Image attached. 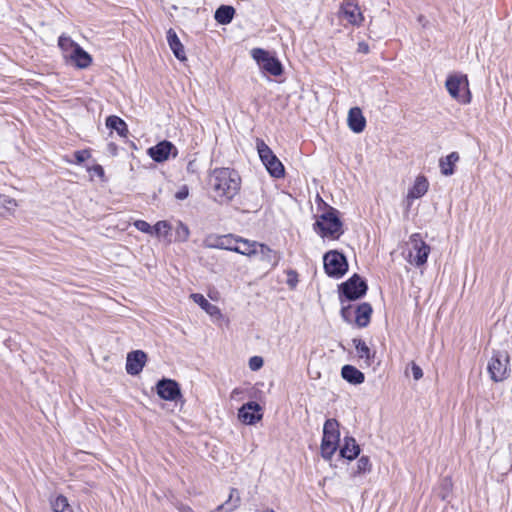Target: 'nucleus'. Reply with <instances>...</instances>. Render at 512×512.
<instances>
[{
  "label": "nucleus",
  "instance_id": "obj_36",
  "mask_svg": "<svg viewBox=\"0 0 512 512\" xmlns=\"http://www.w3.org/2000/svg\"><path fill=\"white\" fill-rule=\"evenodd\" d=\"M170 225L167 221H158L153 227H152V234H155L157 236L161 235H167L170 230Z\"/></svg>",
  "mask_w": 512,
  "mask_h": 512
},
{
  "label": "nucleus",
  "instance_id": "obj_22",
  "mask_svg": "<svg viewBox=\"0 0 512 512\" xmlns=\"http://www.w3.org/2000/svg\"><path fill=\"white\" fill-rule=\"evenodd\" d=\"M372 306L363 302L355 308V323L358 327L364 328L370 323L372 315Z\"/></svg>",
  "mask_w": 512,
  "mask_h": 512
},
{
  "label": "nucleus",
  "instance_id": "obj_4",
  "mask_svg": "<svg viewBox=\"0 0 512 512\" xmlns=\"http://www.w3.org/2000/svg\"><path fill=\"white\" fill-rule=\"evenodd\" d=\"M368 285L358 274H353L348 280L339 285V298L341 303L344 300L355 301L366 295Z\"/></svg>",
  "mask_w": 512,
  "mask_h": 512
},
{
  "label": "nucleus",
  "instance_id": "obj_37",
  "mask_svg": "<svg viewBox=\"0 0 512 512\" xmlns=\"http://www.w3.org/2000/svg\"><path fill=\"white\" fill-rule=\"evenodd\" d=\"M189 235H190V231H189L188 226L183 224L182 222H180L176 229L177 240H179L181 242H185L188 240Z\"/></svg>",
  "mask_w": 512,
  "mask_h": 512
},
{
  "label": "nucleus",
  "instance_id": "obj_42",
  "mask_svg": "<svg viewBox=\"0 0 512 512\" xmlns=\"http://www.w3.org/2000/svg\"><path fill=\"white\" fill-rule=\"evenodd\" d=\"M189 195V188L187 185H183L175 194V198L178 200H184Z\"/></svg>",
  "mask_w": 512,
  "mask_h": 512
},
{
  "label": "nucleus",
  "instance_id": "obj_12",
  "mask_svg": "<svg viewBox=\"0 0 512 512\" xmlns=\"http://www.w3.org/2000/svg\"><path fill=\"white\" fill-rule=\"evenodd\" d=\"M156 390L158 396L167 401H176L181 397L179 384L172 379L163 378L157 382Z\"/></svg>",
  "mask_w": 512,
  "mask_h": 512
},
{
  "label": "nucleus",
  "instance_id": "obj_45",
  "mask_svg": "<svg viewBox=\"0 0 512 512\" xmlns=\"http://www.w3.org/2000/svg\"><path fill=\"white\" fill-rule=\"evenodd\" d=\"M89 171H92L94 174L101 178L104 176V169L99 164L94 165L92 168L89 169Z\"/></svg>",
  "mask_w": 512,
  "mask_h": 512
},
{
  "label": "nucleus",
  "instance_id": "obj_39",
  "mask_svg": "<svg viewBox=\"0 0 512 512\" xmlns=\"http://www.w3.org/2000/svg\"><path fill=\"white\" fill-rule=\"evenodd\" d=\"M264 364L263 358L261 356H253L249 359V368L252 371H257L262 368Z\"/></svg>",
  "mask_w": 512,
  "mask_h": 512
},
{
  "label": "nucleus",
  "instance_id": "obj_47",
  "mask_svg": "<svg viewBox=\"0 0 512 512\" xmlns=\"http://www.w3.org/2000/svg\"><path fill=\"white\" fill-rule=\"evenodd\" d=\"M358 52L367 54L369 52V45L365 42H360L358 44Z\"/></svg>",
  "mask_w": 512,
  "mask_h": 512
},
{
  "label": "nucleus",
  "instance_id": "obj_6",
  "mask_svg": "<svg viewBox=\"0 0 512 512\" xmlns=\"http://www.w3.org/2000/svg\"><path fill=\"white\" fill-rule=\"evenodd\" d=\"M510 357L507 352L494 351L488 363L487 370L494 382H500L509 375Z\"/></svg>",
  "mask_w": 512,
  "mask_h": 512
},
{
  "label": "nucleus",
  "instance_id": "obj_41",
  "mask_svg": "<svg viewBox=\"0 0 512 512\" xmlns=\"http://www.w3.org/2000/svg\"><path fill=\"white\" fill-rule=\"evenodd\" d=\"M90 151L89 150H78L75 151L74 157L77 164H81L84 161H86L90 157Z\"/></svg>",
  "mask_w": 512,
  "mask_h": 512
},
{
  "label": "nucleus",
  "instance_id": "obj_44",
  "mask_svg": "<svg viewBox=\"0 0 512 512\" xmlns=\"http://www.w3.org/2000/svg\"><path fill=\"white\" fill-rule=\"evenodd\" d=\"M297 272L294 271V270H290L288 272V280H287V284L291 287V288H294L298 282V279H297Z\"/></svg>",
  "mask_w": 512,
  "mask_h": 512
},
{
  "label": "nucleus",
  "instance_id": "obj_31",
  "mask_svg": "<svg viewBox=\"0 0 512 512\" xmlns=\"http://www.w3.org/2000/svg\"><path fill=\"white\" fill-rule=\"evenodd\" d=\"M58 46L61 49L65 60L67 61L71 54H73L74 49H76L79 44L76 43L71 37L62 34L58 38Z\"/></svg>",
  "mask_w": 512,
  "mask_h": 512
},
{
  "label": "nucleus",
  "instance_id": "obj_7",
  "mask_svg": "<svg viewBox=\"0 0 512 512\" xmlns=\"http://www.w3.org/2000/svg\"><path fill=\"white\" fill-rule=\"evenodd\" d=\"M324 269L328 276L341 278L348 270V262L343 253L331 250L323 256Z\"/></svg>",
  "mask_w": 512,
  "mask_h": 512
},
{
  "label": "nucleus",
  "instance_id": "obj_23",
  "mask_svg": "<svg viewBox=\"0 0 512 512\" xmlns=\"http://www.w3.org/2000/svg\"><path fill=\"white\" fill-rule=\"evenodd\" d=\"M240 503L241 498L238 489L231 488L228 499L211 512H233L240 506Z\"/></svg>",
  "mask_w": 512,
  "mask_h": 512
},
{
  "label": "nucleus",
  "instance_id": "obj_8",
  "mask_svg": "<svg viewBox=\"0 0 512 512\" xmlns=\"http://www.w3.org/2000/svg\"><path fill=\"white\" fill-rule=\"evenodd\" d=\"M445 86L451 97L463 104L470 103L471 93L468 88V78L466 75L449 76L446 80Z\"/></svg>",
  "mask_w": 512,
  "mask_h": 512
},
{
  "label": "nucleus",
  "instance_id": "obj_24",
  "mask_svg": "<svg viewBox=\"0 0 512 512\" xmlns=\"http://www.w3.org/2000/svg\"><path fill=\"white\" fill-rule=\"evenodd\" d=\"M341 376L348 383L353 385L362 384L365 380L364 373L352 365H344L341 369Z\"/></svg>",
  "mask_w": 512,
  "mask_h": 512
},
{
  "label": "nucleus",
  "instance_id": "obj_26",
  "mask_svg": "<svg viewBox=\"0 0 512 512\" xmlns=\"http://www.w3.org/2000/svg\"><path fill=\"white\" fill-rule=\"evenodd\" d=\"M258 245L259 243L256 241L251 242L246 239L237 238L235 248H232V251L246 256H254Z\"/></svg>",
  "mask_w": 512,
  "mask_h": 512
},
{
  "label": "nucleus",
  "instance_id": "obj_33",
  "mask_svg": "<svg viewBox=\"0 0 512 512\" xmlns=\"http://www.w3.org/2000/svg\"><path fill=\"white\" fill-rule=\"evenodd\" d=\"M372 468L370 458L368 456H361L357 461V474L370 472Z\"/></svg>",
  "mask_w": 512,
  "mask_h": 512
},
{
  "label": "nucleus",
  "instance_id": "obj_17",
  "mask_svg": "<svg viewBox=\"0 0 512 512\" xmlns=\"http://www.w3.org/2000/svg\"><path fill=\"white\" fill-rule=\"evenodd\" d=\"M429 188V182L427 178L423 175H419L416 177L413 186L408 190L407 201L408 206L411 205L410 201L414 199L421 198L424 196Z\"/></svg>",
  "mask_w": 512,
  "mask_h": 512
},
{
  "label": "nucleus",
  "instance_id": "obj_25",
  "mask_svg": "<svg viewBox=\"0 0 512 512\" xmlns=\"http://www.w3.org/2000/svg\"><path fill=\"white\" fill-rule=\"evenodd\" d=\"M460 156L458 152H451L446 157H442L439 160V167L442 175L451 176L454 174L455 164L459 161Z\"/></svg>",
  "mask_w": 512,
  "mask_h": 512
},
{
  "label": "nucleus",
  "instance_id": "obj_2",
  "mask_svg": "<svg viewBox=\"0 0 512 512\" xmlns=\"http://www.w3.org/2000/svg\"><path fill=\"white\" fill-rule=\"evenodd\" d=\"M338 214L339 211L337 209L330 207L313 224L314 231L322 238L338 239L344 232L342 229L343 224Z\"/></svg>",
  "mask_w": 512,
  "mask_h": 512
},
{
  "label": "nucleus",
  "instance_id": "obj_40",
  "mask_svg": "<svg viewBox=\"0 0 512 512\" xmlns=\"http://www.w3.org/2000/svg\"><path fill=\"white\" fill-rule=\"evenodd\" d=\"M134 226L141 232L152 234V226L144 220L135 221Z\"/></svg>",
  "mask_w": 512,
  "mask_h": 512
},
{
  "label": "nucleus",
  "instance_id": "obj_29",
  "mask_svg": "<svg viewBox=\"0 0 512 512\" xmlns=\"http://www.w3.org/2000/svg\"><path fill=\"white\" fill-rule=\"evenodd\" d=\"M352 342L355 346L358 357L363 359L367 365H371L372 360L375 357V352H372L362 339L354 338Z\"/></svg>",
  "mask_w": 512,
  "mask_h": 512
},
{
  "label": "nucleus",
  "instance_id": "obj_18",
  "mask_svg": "<svg viewBox=\"0 0 512 512\" xmlns=\"http://www.w3.org/2000/svg\"><path fill=\"white\" fill-rule=\"evenodd\" d=\"M67 62L79 69H85L91 65L92 57L79 45L74 49L73 54L70 55Z\"/></svg>",
  "mask_w": 512,
  "mask_h": 512
},
{
  "label": "nucleus",
  "instance_id": "obj_34",
  "mask_svg": "<svg viewBox=\"0 0 512 512\" xmlns=\"http://www.w3.org/2000/svg\"><path fill=\"white\" fill-rule=\"evenodd\" d=\"M15 207V200L9 199L6 196L0 194V215H3L5 212L13 210Z\"/></svg>",
  "mask_w": 512,
  "mask_h": 512
},
{
  "label": "nucleus",
  "instance_id": "obj_5",
  "mask_svg": "<svg viewBox=\"0 0 512 512\" xmlns=\"http://www.w3.org/2000/svg\"><path fill=\"white\" fill-rule=\"evenodd\" d=\"M256 148L259 157L269 174L274 178L284 177L285 169L283 164L262 139L258 138L256 140Z\"/></svg>",
  "mask_w": 512,
  "mask_h": 512
},
{
  "label": "nucleus",
  "instance_id": "obj_15",
  "mask_svg": "<svg viewBox=\"0 0 512 512\" xmlns=\"http://www.w3.org/2000/svg\"><path fill=\"white\" fill-rule=\"evenodd\" d=\"M341 16L352 25H360L364 20L360 8L351 0L344 1L340 8Z\"/></svg>",
  "mask_w": 512,
  "mask_h": 512
},
{
  "label": "nucleus",
  "instance_id": "obj_1",
  "mask_svg": "<svg viewBox=\"0 0 512 512\" xmlns=\"http://www.w3.org/2000/svg\"><path fill=\"white\" fill-rule=\"evenodd\" d=\"M240 176L230 168H216L210 176V186L220 201H230L240 189Z\"/></svg>",
  "mask_w": 512,
  "mask_h": 512
},
{
  "label": "nucleus",
  "instance_id": "obj_3",
  "mask_svg": "<svg viewBox=\"0 0 512 512\" xmlns=\"http://www.w3.org/2000/svg\"><path fill=\"white\" fill-rule=\"evenodd\" d=\"M340 442L339 422L330 418L323 426V437L321 442V455L325 460H331Z\"/></svg>",
  "mask_w": 512,
  "mask_h": 512
},
{
  "label": "nucleus",
  "instance_id": "obj_20",
  "mask_svg": "<svg viewBox=\"0 0 512 512\" xmlns=\"http://www.w3.org/2000/svg\"><path fill=\"white\" fill-rule=\"evenodd\" d=\"M344 443L340 447V456L347 460H354L360 454V446L353 437H344Z\"/></svg>",
  "mask_w": 512,
  "mask_h": 512
},
{
  "label": "nucleus",
  "instance_id": "obj_48",
  "mask_svg": "<svg viewBox=\"0 0 512 512\" xmlns=\"http://www.w3.org/2000/svg\"><path fill=\"white\" fill-rule=\"evenodd\" d=\"M240 393H241V390H240V389H238V388H235V389L232 391V393H231V397H232V398H234V397H235V395L240 394Z\"/></svg>",
  "mask_w": 512,
  "mask_h": 512
},
{
  "label": "nucleus",
  "instance_id": "obj_16",
  "mask_svg": "<svg viewBox=\"0 0 512 512\" xmlns=\"http://www.w3.org/2000/svg\"><path fill=\"white\" fill-rule=\"evenodd\" d=\"M254 256H258L260 261L270 269L275 268L281 259V256L277 251L272 250L269 246L263 243H259Z\"/></svg>",
  "mask_w": 512,
  "mask_h": 512
},
{
  "label": "nucleus",
  "instance_id": "obj_21",
  "mask_svg": "<svg viewBox=\"0 0 512 512\" xmlns=\"http://www.w3.org/2000/svg\"><path fill=\"white\" fill-rule=\"evenodd\" d=\"M167 42H168L169 47L172 50L174 56L180 61H185L186 54H185L184 46L182 45L179 37L177 36L176 32L172 28H170L167 31Z\"/></svg>",
  "mask_w": 512,
  "mask_h": 512
},
{
  "label": "nucleus",
  "instance_id": "obj_14",
  "mask_svg": "<svg viewBox=\"0 0 512 512\" xmlns=\"http://www.w3.org/2000/svg\"><path fill=\"white\" fill-rule=\"evenodd\" d=\"M147 354L142 350H134L127 354L126 371L129 375H138L144 368Z\"/></svg>",
  "mask_w": 512,
  "mask_h": 512
},
{
  "label": "nucleus",
  "instance_id": "obj_9",
  "mask_svg": "<svg viewBox=\"0 0 512 512\" xmlns=\"http://www.w3.org/2000/svg\"><path fill=\"white\" fill-rule=\"evenodd\" d=\"M251 56L265 72L273 76H280L283 73L282 63L268 51L262 48H254L251 50Z\"/></svg>",
  "mask_w": 512,
  "mask_h": 512
},
{
  "label": "nucleus",
  "instance_id": "obj_19",
  "mask_svg": "<svg viewBox=\"0 0 512 512\" xmlns=\"http://www.w3.org/2000/svg\"><path fill=\"white\" fill-rule=\"evenodd\" d=\"M348 126L354 133H361L366 126V120L360 108L353 107L348 113Z\"/></svg>",
  "mask_w": 512,
  "mask_h": 512
},
{
  "label": "nucleus",
  "instance_id": "obj_32",
  "mask_svg": "<svg viewBox=\"0 0 512 512\" xmlns=\"http://www.w3.org/2000/svg\"><path fill=\"white\" fill-rule=\"evenodd\" d=\"M53 512H74L65 496L59 495L51 501Z\"/></svg>",
  "mask_w": 512,
  "mask_h": 512
},
{
  "label": "nucleus",
  "instance_id": "obj_27",
  "mask_svg": "<svg viewBox=\"0 0 512 512\" xmlns=\"http://www.w3.org/2000/svg\"><path fill=\"white\" fill-rule=\"evenodd\" d=\"M105 124L108 129L115 130L120 137L125 138L129 133L126 122L116 115L108 116Z\"/></svg>",
  "mask_w": 512,
  "mask_h": 512
},
{
  "label": "nucleus",
  "instance_id": "obj_11",
  "mask_svg": "<svg viewBox=\"0 0 512 512\" xmlns=\"http://www.w3.org/2000/svg\"><path fill=\"white\" fill-rule=\"evenodd\" d=\"M148 155L157 163L166 161L170 155L174 158L178 155L176 146L167 140H163L147 150Z\"/></svg>",
  "mask_w": 512,
  "mask_h": 512
},
{
  "label": "nucleus",
  "instance_id": "obj_49",
  "mask_svg": "<svg viewBox=\"0 0 512 512\" xmlns=\"http://www.w3.org/2000/svg\"><path fill=\"white\" fill-rule=\"evenodd\" d=\"M192 165H193V162H192V161H190V162L188 163L187 169H188V170L192 169Z\"/></svg>",
  "mask_w": 512,
  "mask_h": 512
},
{
  "label": "nucleus",
  "instance_id": "obj_46",
  "mask_svg": "<svg viewBox=\"0 0 512 512\" xmlns=\"http://www.w3.org/2000/svg\"><path fill=\"white\" fill-rule=\"evenodd\" d=\"M176 507L179 512H195L190 506L183 503H178Z\"/></svg>",
  "mask_w": 512,
  "mask_h": 512
},
{
  "label": "nucleus",
  "instance_id": "obj_13",
  "mask_svg": "<svg viewBox=\"0 0 512 512\" xmlns=\"http://www.w3.org/2000/svg\"><path fill=\"white\" fill-rule=\"evenodd\" d=\"M261 406L254 401L245 403L238 411V418L247 425H253L262 419Z\"/></svg>",
  "mask_w": 512,
  "mask_h": 512
},
{
  "label": "nucleus",
  "instance_id": "obj_28",
  "mask_svg": "<svg viewBox=\"0 0 512 512\" xmlns=\"http://www.w3.org/2000/svg\"><path fill=\"white\" fill-rule=\"evenodd\" d=\"M191 298L195 303H197L207 314H209L212 317H219L221 316L220 309L210 303L202 294L199 293H193L191 294Z\"/></svg>",
  "mask_w": 512,
  "mask_h": 512
},
{
  "label": "nucleus",
  "instance_id": "obj_30",
  "mask_svg": "<svg viewBox=\"0 0 512 512\" xmlns=\"http://www.w3.org/2000/svg\"><path fill=\"white\" fill-rule=\"evenodd\" d=\"M234 14V7L230 5H221L216 9L214 18L219 24L226 25L231 23Z\"/></svg>",
  "mask_w": 512,
  "mask_h": 512
},
{
  "label": "nucleus",
  "instance_id": "obj_10",
  "mask_svg": "<svg viewBox=\"0 0 512 512\" xmlns=\"http://www.w3.org/2000/svg\"><path fill=\"white\" fill-rule=\"evenodd\" d=\"M410 239L413 249L409 253V261L420 267L427 262L430 246L420 239L419 234H413Z\"/></svg>",
  "mask_w": 512,
  "mask_h": 512
},
{
  "label": "nucleus",
  "instance_id": "obj_43",
  "mask_svg": "<svg viewBox=\"0 0 512 512\" xmlns=\"http://www.w3.org/2000/svg\"><path fill=\"white\" fill-rule=\"evenodd\" d=\"M411 371H412L413 378L415 380H419V379H421L423 377V371H422L421 367L418 366L414 362L411 365Z\"/></svg>",
  "mask_w": 512,
  "mask_h": 512
},
{
  "label": "nucleus",
  "instance_id": "obj_38",
  "mask_svg": "<svg viewBox=\"0 0 512 512\" xmlns=\"http://www.w3.org/2000/svg\"><path fill=\"white\" fill-rule=\"evenodd\" d=\"M341 316L344 321L351 322L352 317L355 316V308L352 305L343 306L341 308Z\"/></svg>",
  "mask_w": 512,
  "mask_h": 512
},
{
  "label": "nucleus",
  "instance_id": "obj_35",
  "mask_svg": "<svg viewBox=\"0 0 512 512\" xmlns=\"http://www.w3.org/2000/svg\"><path fill=\"white\" fill-rule=\"evenodd\" d=\"M236 240L237 238H234L232 235L223 236L219 239L216 247L232 251V248H235Z\"/></svg>",
  "mask_w": 512,
  "mask_h": 512
}]
</instances>
